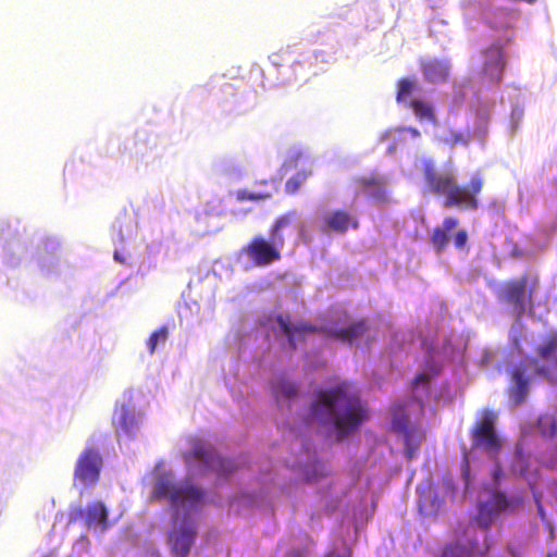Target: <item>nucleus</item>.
<instances>
[{
  "label": "nucleus",
  "instance_id": "1",
  "mask_svg": "<svg viewBox=\"0 0 557 557\" xmlns=\"http://www.w3.org/2000/svg\"><path fill=\"white\" fill-rule=\"evenodd\" d=\"M171 474H163L158 478L153 486L154 498H168L174 511L173 522L178 529L170 533V544L175 557H187L190 546L194 543L196 531L194 523L189 520V512L198 510L206 496V492L193 484H173Z\"/></svg>",
  "mask_w": 557,
  "mask_h": 557
},
{
  "label": "nucleus",
  "instance_id": "2",
  "mask_svg": "<svg viewBox=\"0 0 557 557\" xmlns=\"http://www.w3.org/2000/svg\"><path fill=\"white\" fill-rule=\"evenodd\" d=\"M310 418L323 425H333L338 440L356 431L367 418L360 397L348 383L319 391L310 409Z\"/></svg>",
  "mask_w": 557,
  "mask_h": 557
},
{
  "label": "nucleus",
  "instance_id": "3",
  "mask_svg": "<svg viewBox=\"0 0 557 557\" xmlns=\"http://www.w3.org/2000/svg\"><path fill=\"white\" fill-rule=\"evenodd\" d=\"M421 171L428 190L435 196H443L445 208L471 211L479 208L476 197L484 186V178L479 172L471 176L468 185L462 186L458 184L453 171H438L435 162L431 159L422 161Z\"/></svg>",
  "mask_w": 557,
  "mask_h": 557
},
{
  "label": "nucleus",
  "instance_id": "4",
  "mask_svg": "<svg viewBox=\"0 0 557 557\" xmlns=\"http://www.w3.org/2000/svg\"><path fill=\"white\" fill-rule=\"evenodd\" d=\"M533 286L528 284V275L509 280L500 285L496 292L498 301L506 304L511 311L520 317L525 312L527 306L532 300Z\"/></svg>",
  "mask_w": 557,
  "mask_h": 557
},
{
  "label": "nucleus",
  "instance_id": "5",
  "mask_svg": "<svg viewBox=\"0 0 557 557\" xmlns=\"http://www.w3.org/2000/svg\"><path fill=\"white\" fill-rule=\"evenodd\" d=\"M184 458L187 463L201 462L203 472L213 471L219 478L226 476L235 470L233 461L216 456L214 448L202 441H195L191 450L185 454Z\"/></svg>",
  "mask_w": 557,
  "mask_h": 557
},
{
  "label": "nucleus",
  "instance_id": "6",
  "mask_svg": "<svg viewBox=\"0 0 557 557\" xmlns=\"http://www.w3.org/2000/svg\"><path fill=\"white\" fill-rule=\"evenodd\" d=\"M103 459L98 448L86 446L79 454L74 468V482L90 487L99 482Z\"/></svg>",
  "mask_w": 557,
  "mask_h": 557
},
{
  "label": "nucleus",
  "instance_id": "7",
  "mask_svg": "<svg viewBox=\"0 0 557 557\" xmlns=\"http://www.w3.org/2000/svg\"><path fill=\"white\" fill-rule=\"evenodd\" d=\"M283 246V244L272 239L271 236L270 239L255 236L240 251L255 267L264 268L282 259L281 249Z\"/></svg>",
  "mask_w": 557,
  "mask_h": 557
},
{
  "label": "nucleus",
  "instance_id": "8",
  "mask_svg": "<svg viewBox=\"0 0 557 557\" xmlns=\"http://www.w3.org/2000/svg\"><path fill=\"white\" fill-rule=\"evenodd\" d=\"M495 421L494 412L484 411L471 430L473 445L483 448L492 458L497 457L502 447V441L495 430Z\"/></svg>",
  "mask_w": 557,
  "mask_h": 557
},
{
  "label": "nucleus",
  "instance_id": "9",
  "mask_svg": "<svg viewBox=\"0 0 557 557\" xmlns=\"http://www.w3.org/2000/svg\"><path fill=\"white\" fill-rule=\"evenodd\" d=\"M523 363L530 369H534L536 374L548 377L557 364V337H549L541 344L536 357L528 359Z\"/></svg>",
  "mask_w": 557,
  "mask_h": 557
},
{
  "label": "nucleus",
  "instance_id": "10",
  "mask_svg": "<svg viewBox=\"0 0 557 557\" xmlns=\"http://www.w3.org/2000/svg\"><path fill=\"white\" fill-rule=\"evenodd\" d=\"M484 64L482 70L483 78L493 85H497L503 79L505 60L500 46L493 45L484 51Z\"/></svg>",
  "mask_w": 557,
  "mask_h": 557
},
{
  "label": "nucleus",
  "instance_id": "11",
  "mask_svg": "<svg viewBox=\"0 0 557 557\" xmlns=\"http://www.w3.org/2000/svg\"><path fill=\"white\" fill-rule=\"evenodd\" d=\"M276 322L283 334L287 337L289 346L293 349L296 348L299 342L305 341L307 336L318 332V327L310 323H292L289 317H284L282 314L277 315Z\"/></svg>",
  "mask_w": 557,
  "mask_h": 557
},
{
  "label": "nucleus",
  "instance_id": "12",
  "mask_svg": "<svg viewBox=\"0 0 557 557\" xmlns=\"http://www.w3.org/2000/svg\"><path fill=\"white\" fill-rule=\"evenodd\" d=\"M113 423L116 426L117 434H124L127 437L133 438L138 429V419L135 410L126 404H121L115 407Z\"/></svg>",
  "mask_w": 557,
  "mask_h": 557
},
{
  "label": "nucleus",
  "instance_id": "13",
  "mask_svg": "<svg viewBox=\"0 0 557 557\" xmlns=\"http://www.w3.org/2000/svg\"><path fill=\"white\" fill-rule=\"evenodd\" d=\"M528 369L530 368L522 363L516 366L511 371V385L508 389V395L516 406L523 404L529 394V379L527 377Z\"/></svg>",
  "mask_w": 557,
  "mask_h": 557
},
{
  "label": "nucleus",
  "instance_id": "14",
  "mask_svg": "<svg viewBox=\"0 0 557 557\" xmlns=\"http://www.w3.org/2000/svg\"><path fill=\"white\" fill-rule=\"evenodd\" d=\"M356 216L343 210H335L323 218V230L336 234H345L350 227L358 228Z\"/></svg>",
  "mask_w": 557,
  "mask_h": 557
},
{
  "label": "nucleus",
  "instance_id": "15",
  "mask_svg": "<svg viewBox=\"0 0 557 557\" xmlns=\"http://www.w3.org/2000/svg\"><path fill=\"white\" fill-rule=\"evenodd\" d=\"M449 63L440 59H430L421 62V71L426 82L441 84L448 81Z\"/></svg>",
  "mask_w": 557,
  "mask_h": 557
},
{
  "label": "nucleus",
  "instance_id": "16",
  "mask_svg": "<svg viewBox=\"0 0 557 557\" xmlns=\"http://www.w3.org/2000/svg\"><path fill=\"white\" fill-rule=\"evenodd\" d=\"M509 507L507 497L503 493H495L492 497L491 505L483 504L480 506L479 515L476 518L478 524L483 529L487 530L490 520L494 513L506 510Z\"/></svg>",
  "mask_w": 557,
  "mask_h": 557
},
{
  "label": "nucleus",
  "instance_id": "17",
  "mask_svg": "<svg viewBox=\"0 0 557 557\" xmlns=\"http://www.w3.org/2000/svg\"><path fill=\"white\" fill-rule=\"evenodd\" d=\"M458 224L459 220L457 218L447 216L443 220L441 227L434 228L431 236V243L437 252H442L447 247L449 242L447 233L456 228Z\"/></svg>",
  "mask_w": 557,
  "mask_h": 557
},
{
  "label": "nucleus",
  "instance_id": "18",
  "mask_svg": "<svg viewBox=\"0 0 557 557\" xmlns=\"http://www.w3.org/2000/svg\"><path fill=\"white\" fill-rule=\"evenodd\" d=\"M367 330L368 327L366 321L359 320L350 323L345 329L331 331L329 336L344 343H352L354 341L360 338L367 332Z\"/></svg>",
  "mask_w": 557,
  "mask_h": 557
},
{
  "label": "nucleus",
  "instance_id": "19",
  "mask_svg": "<svg viewBox=\"0 0 557 557\" xmlns=\"http://www.w3.org/2000/svg\"><path fill=\"white\" fill-rule=\"evenodd\" d=\"M297 219H298V214L296 211H289V212L278 216L274 221V223L270 230V236L272 237V239L278 242V244L284 245L283 232L286 228L292 227L295 224V222L297 221Z\"/></svg>",
  "mask_w": 557,
  "mask_h": 557
},
{
  "label": "nucleus",
  "instance_id": "20",
  "mask_svg": "<svg viewBox=\"0 0 557 557\" xmlns=\"http://www.w3.org/2000/svg\"><path fill=\"white\" fill-rule=\"evenodd\" d=\"M409 108L420 121L426 120L433 124L436 123V115L431 103L423 99H412L408 103Z\"/></svg>",
  "mask_w": 557,
  "mask_h": 557
},
{
  "label": "nucleus",
  "instance_id": "21",
  "mask_svg": "<svg viewBox=\"0 0 557 557\" xmlns=\"http://www.w3.org/2000/svg\"><path fill=\"white\" fill-rule=\"evenodd\" d=\"M108 511L106 506L100 503H94L88 507L86 521L89 527L101 525L102 529L107 528Z\"/></svg>",
  "mask_w": 557,
  "mask_h": 557
},
{
  "label": "nucleus",
  "instance_id": "22",
  "mask_svg": "<svg viewBox=\"0 0 557 557\" xmlns=\"http://www.w3.org/2000/svg\"><path fill=\"white\" fill-rule=\"evenodd\" d=\"M419 89L417 78L413 76L401 77L397 82L396 100L397 102H406L414 91Z\"/></svg>",
  "mask_w": 557,
  "mask_h": 557
},
{
  "label": "nucleus",
  "instance_id": "23",
  "mask_svg": "<svg viewBox=\"0 0 557 557\" xmlns=\"http://www.w3.org/2000/svg\"><path fill=\"white\" fill-rule=\"evenodd\" d=\"M290 75L285 79L287 85L298 84L301 86L310 79V72L305 67L304 62H294L290 66Z\"/></svg>",
  "mask_w": 557,
  "mask_h": 557
},
{
  "label": "nucleus",
  "instance_id": "24",
  "mask_svg": "<svg viewBox=\"0 0 557 557\" xmlns=\"http://www.w3.org/2000/svg\"><path fill=\"white\" fill-rule=\"evenodd\" d=\"M357 184L364 191L372 196H379L383 189V181L380 176L371 174L357 180Z\"/></svg>",
  "mask_w": 557,
  "mask_h": 557
},
{
  "label": "nucleus",
  "instance_id": "25",
  "mask_svg": "<svg viewBox=\"0 0 557 557\" xmlns=\"http://www.w3.org/2000/svg\"><path fill=\"white\" fill-rule=\"evenodd\" d=\"M537 428L544 437H554L557 432V418L555 414H543L537 420Z\"/></svg>",
  "mask_w": 557,
  "mask_h": 557
},
{
  "label": "nucleus",
  "instance_id": "26",
  "mask_svg": "<svg viewBox=\"0 0 557 557\" xmlns=\"http://www.w3.org/2000/svg\"><path fill=\"white\" fill-rule=\"evenodd\" d=\"M312 174L311 171H299L294 176L288 178L285 183V191L289 195H295L301 184L307 181V178Z\"/></svg>",
  "mask_w": 557,
  "mask_h": 557
},
{
  "label": "nucleus",
  "instance_id": "27",
  "mask_svg": "<svg viewBox=\"0 0 557 557\" xmlns=\"http://www.w3.org/2000/svg\"><path fill=\"white\" fill-rule=\"evenodd\" d=\"M478 553L473 545L470 548L461 545H449L443 550L442 557H470Z\"/></svg>",
  "mask_w": 557,
  "mask_h": 557
},
{
  "label": "nucleus",
  "instance_id": "28",
  "mask_svg": "<svg viewBox=\"0 0 557 557\" xmlns=\"http://www.w3.org/2000/svg\"><path fill=\"white\" fill-rule=\"evenodd\" d=\"M272 197L271 191H250L247 189H240L236 191V199L239 201H260Z\"/></svg>",
  "mask_w": 557,
  "mask_h": 557
},
{
  "label": "nucleus",
  "instance_id": "29",
  "mask_svg": "<svg viewBox=\"0 0 557 557\" xmlns=\"http://www.w3.org/2000/svg\"><path fill=\"white\" fill-rule=\"evenodd\" d=\"M169 331L166 326H161L154 331L147 341L149 352L152 355L159 342L164 343L168 339Z\"/></svg>",
  "mask_w": 557,
  "mask_h": 557
},
{
  "label": "nucleus",
  "instance_id": "30",
  "mask_svg": "<svg viewBox=\"0 0 557 557\" xmlns=\"http://www.w3.org/2000/svg\"><path fill=\"white\" fill-rule=\"evenodd\" d=\"M274 392L277 398L281 396L292 398L297 394V387L295 384L282 380L274 386Z\"/></svg>",
  "mask_w": 557,
  "mask_h": 557
},
{
  "label": "nucleus",
  "instance_id": "31",
  "mask_svg": "<svg viewBox=\"0 0 557 557\" xmlns=\"http://www.w3.org/2000/svg\"><path fill=\"white\" fill-rule=\"evenodd\" d=\"M448 143L451 146H455L458 144L467 146L470 143V136L465 135L463 133H460V132H451Z\"/></svg>",
  "mask_w": 557,
  "mask_h": 557
},
{
  "label": "nucleus",
  "instance_id": "32",
  "mask_svg": "<svg viewBox=\"0 0 557 557\" xmlns=\"http://www.w3.org/2000/svg\"><path fill=\"white\" fill-rule=\"evenodd\" d=\"M468 242V233L465 230H460L454 237V245L458 249H462Z\"/></svg>",
  "mask_w": 557,
  "mask_h": 557
},
{
  "label": "nucleus",
  "instance_id": "33",
  "mask_svg": "<svg viewBox=\"0 0 557 557\" xmlns=\"http://www.w3.org/2000/svg\"><path fill=\"white\" fill-rule=\"evenodd\" d=\"M429 383V376L424 373H420L418 374L414 379H413V387H418L419 385H426Z\"/></svg>",
  "mask_w": 557,
  "mask_h": 557
},
{
  "label": "nucleus",
  "instance_id": "34",
  "mask_svg": "<svg viewBox=\"0 0 557 557\" xmlns=\"http://www.w3.org/2000/svg\"><path fill=\"white\" fill-rule=\"evenodd\" d=\"M493 479L494 481L497 483L500 478L503 476V470H502V467L497 463L495 465L494 469H493Z\"/></svg>",
  "mask_w": 557,
  "mask_h": 557
},
{
  "label": "nucleus",
  "instance_id": "35",
  "mask_svg": "<svg viewBox=\"0 0 557 557\" xmlns=\"http://www.w3.org/2000/svg\"><path fill=\"white\" fill-rule=\"evenodd\" d=\"M536 503H537L539 515L542 518V520H545V513H544V510H543V506H542V504L540 503L539 499H536Z\"/></svg>",
  "mask_w": 557,
  "mask_h": 557
},
{
  "label": "nucleus",
  "instance_id": "36",
  "mask_svg": "<svg viewBox=\"0 0 557 557\" xmlns=\"http://www.w3.org/2000/svg\"><path fill=\"white\" fill-rule=\"evenodd\" d=\"M409 132L410 134L413 136V137H419L420 136V133L417 128H409Z\"/></svg>",
  "mask_w": 557,
  "mask_h": 557
},
{
  "label": "nucleus",
  "instance_id": "37",
  "mask_svg": "<svg viewBox=\"0 0 557 557\" xmlns=\"http://www.w3.org/2000/svg\"><path fill=\"white\" fill-rule=\"evenodd\" d=\"M528 2L532 3L534 0H527Z\"/></svg>",
  "mask_w": 557,
  "mask_h": 557
},
{
  "label": "nucleus",
  "instance_id": "38",
  "mask_svg": "<svg viewBox=\"0 0 557 557\" xmlns=\"http://www.w3.org/2000/svg\"><path fill=\"white\" fill-rule=\"evenodd\" d=\"M547 557H553V556L550 554H548Z\"/></svg>",
  "mask_w": 557,
  "mask_h": 557
}]
</instances>
